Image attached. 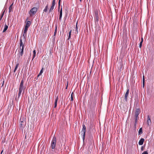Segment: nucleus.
Masks as SVG:
<instances>
[{
    "instance_id": "nucleus-18",
    "label": "nucleus",
    "mask_w": 154,
    "mask_h": 154,
    "mask_svg": "<svg viewBox=\"0 0 154 154\" xmlns=\"http://www.w3.org/2000/svg\"><path fill=\"white\" fill-rule=\"evenodd\" d=\"M62 8H61L60 9V16H59V19H61V18L62 17Z\"/></svg>"
},
{
    "instance_id": "nucleus-6",
    "label": "nucleus",
    "mask_w": 154,
    "mask_h": 154,
    "mask_svg": "<svg viewBox=\"0 0 154 154\" xmlns=\"http://www.w3.org/2000/svg\"><path fill=\"white\" fill-rule=\"evenodd\" d=\"M23 40L22 38H20L19 42V48H24L25 42L24 41L23 42Z\"/></svg>"
},
{
    "instance_id": "nucleus-17",
    "label": "nucleus",
    "mask_w": 154,
    "mask_h": 154,
    "mask_svg": "<svg viewBox=\"0 0 154 154\" xmlns=\"http://www.w3.org/2000/svg\"><path fill=\"white\" fill-rule=\"evenodd\" d=\"M58 99V96H57L56 98L55 99V102H54V108H56L57 106V100Z\"/></svg>"
},
{
    "instance_id": "nucleus-2",
    "label": "nucleus",
    "mask_w": 154,
    "mask_h": 154,
    "mask_svg": "<svg viewBox=\"0 0 154 154\" xmlns=\"http://www.w3.org/2000/svg\"><path fill=\"white\" fill-rule=\"evenodd\" d=\"M23 85L24 81L23 80H22L21 81L20 84L18 91H23V93H24V91L25 88Z\"/></svg>"
},
{
    "instance_id": "nucleus-20",
    "label": "nucleus",
    "mask_w": 154,
    "mask_h": 154,
    "mask_svg": "<svg viewBox=\"0 0 154 154\" xmlns=\"http://www.w3.org/2000/svg\"><path fill=\"white\" fill-rule=\"evenodd\" d=\"M8 27V26L6 24H5V27H4V28L3 31V32H5L7 29Z\"/></svg>"
},
{
    "instance_id": "nucleus-13",
    "label": "nucleus",
    "mask_w": 154,
    "mask_h": 154,
    "mask_svg": "<svg viewBox=\"0 0 154 154\" xmlns=\"http://www.w3.org/2000/svg\"><path fill=\"white\" fill-rule=\"evenodd\" d=\"M94 16L95 20L97 21H98L99 20V15L98 12L97 11L95 12Z\"/></svg>"
},
{
    "instance_id": "nucleus-43",
    "label": "nucleus",
    "mask_w": 154,
    "mask_h": 154,
    "mask_svg": "<svg viewBox=\"0 0 154 154\" xmlns=\"http://www.w3.org/2000/svg\"><path fill=\"white\" fill-rule=\"evenodd\" d=\"M80 2H81L82 1V0H79Z\"/></svg>"
},
{
    "instance_id": "nucleus-5",
    "label": "nucleus",
    "mask_w": 154,
    "mask_h": 154,
    "mask_svg": "<svg viewBox=\"0 0 154 154\" xmlns=\"http://www.w3.org/2000/svg\"><path fill=\"white\" fill-rule=\"evenodd\" d=\"M26 122L23 121H21V119L20 120L19 126L20 128L23 129L24 127L26 125Z\"/></svg>"
},
{
    "instance_id": "nucleus-33",
    "label": "nucleus",
    "mask_w": 154,
    "mask_h": 154,
    "mask_svg": "<svg viewBox=\"0 0 154 154\" xmlns=\"http://www.w3.org/2000/svg\"><path fill=\"white\" fill-rule=\"evenodd\" d=\"M57 27L56 26V28H55V32H54V35H55L56 34V33H57Z\"/></svg>"
},
{
    "instance_id": "nucleus-22",
    "label": "nucleus",
    "mask_w": 154,
    "mask_h": 154,
    "mask_svg": "<svg viewBox=\"0 0 154 154\" xmlns=\"http://www.w3.org/2000/svg\"><path fill=\"white\" fill-rule=\"evenodd\" d=\"M43 68H42V69L41 70L39 74L38 75V77L40 75H41L43 72Z\"/></svg>"
},
{
    "instance_id": "nucleus-3",
    "label": "nucleus",
    "mask_w": 154,
    "mask_h": 154,
    "mask_svg": "<svg viewBox=\"0 0 154 154\" xmlns=\"http://www.w3.org/2000/svg\"><path fill=\"white\" fill-rule=\"evenodd\" d=\"M37 11V8L36 7H33L30 11L29 14L30 16L34 15Z\"/></svg>"
},
{
    "instance_id": "nucleus-21",
    "label": "nucleus",
    "mask_w": 154,
    "mask_h": 154,
    "mask_svg": "<svg viewBox=\"0 0 154 154\" xmlns=\"http://www.w3.org/2000/svg\"><path fill=\"white\" fill-rule=\"evenodd\" d=\"M142 128H140L139 130V131H138V134H139V135H141L142 134Z\"/></svg>"
},
{
    "instance_id": "nucleus-36",
    "label": "nucleus",
    "mask_w": 154,
    "mask_h": 154,
    "mask_svg": "<svg viewBox=\"0 0 154 154\" xmlns=\"http://www.w3.org/2000/svg\"><path fill=\"white\" fill-rule=\"evenodd\" d=\"M142 43H143V41H141V42H140V45H139V47L140 48H141L142 47Z\"/></svg>"
},
{
    "instance_id": "nucleus-38",
    "label": "nucleus",
    "mask_w": 154,
    "mask_h": 154,
    "mask_svg": "<svg viewBox=\"0 0 154 154\" xmlns=\"http://www.w3.org/2000/svg\"><path fill=\"white\" fill-rule=\"evenodd\" d=\"M60 0H59L58 4H59V6H60Z\"/></svg>"
},
{
    "instance_id": "nucleus-12",
    "label": "nucleus",
    "mask_w": 154,
    "mask_h": 154,
    "mask_svg": "<svg viewBox=\"0 0 154 154\" xmlns=\"http://www.w3.org/2000/svg\"><path fill=\"white\" fill-rule=\"evenodd\" d=\"M140 109H137L135 112V118H137L138 117V116L139 115V114L140 113Z\"/></svg>"
},
{
    "instance_id": "nucleus-34",
    "label": "nucleus",
    "mask_w": 154,
    "mask_h": 154,
    "mask_svg": "<svg viewBox=\"0 0 154 154\" xmlns=\"http://www.w3.org/2000/svg\"><path fill=\"white\" fill-rule=\"evenodd\" d=\"M143 86L144 87V76H143Z\"/></svg>"
},
{
    "instance_id": "nucleus-25",
    "label": "nucleus",
    "mask_w": 154,
    "mask_h": 154,
    "mask_svg": "<svg viewBox=\"0 0 154 154\" xmlns=\"http://www.w3.org/2000/svg\"><path fill=\"white\" fill-rule=\"evenodd\" d=\"M19 65V64L18 63H17V64L16 66L15 69L14 70V72H15L17 70Z\"/></svg>"
},
{
    "instance_id": "nucleus-31",
    "label": "nucleus",
    "mask_w": 154,
    "mask_h": 154,
    "mask_svg": "<svg viewBox=\"0 0 154 154\" xmlns=\"http://www.w3.org/2000/svg\"><path fill=\"white\" fill-rule=\"evenodd\" d=\"M137 118H135V123L134 125L136 127V124H137Z\"/></svg>"
},
{
    "instance_id": "nucleus-32",
    "label": "nucleus",
    "mask_w": 154,
    "mask_h": 154,
    "mask_svg": "<svg viewBox=\"0 0 154 154\" xmlns=\"http://www.w3.org/2000/svg\"><path fill=\"white\" fill-rule=\"evenodd\" d=\"M4 12H5V11H4L2 13L1 15V18H0V20H1L2 17H3V15H4Z\"/></svg>"
},
{
    "instance_id": "nucleus-26",
    "label": "nucleus",
    "mask_w": 154,
    "mask_h": 154,
    "mask_svg": "<svg viewBox=\"0 0 154 154\" xmlns=\"http://www.w3.org/2000/svg\"><path fill=\"white\" fill-rule=\"evenodd\" d=\"M19 65V64L18 63H17V64L16 66L15 69L14 70V72H15L17 70Z\"/></svg>"
},
{
    "instance_id": "nucleus-24",
    "label": "nucleus",
    "mask_w": 154,
    "mask_h": 154,
    "mask_svg": "<svg viewBox=\"0 0 154 154\" xmlns=\"http://www.w3.org/2000/svg\"><path fill=\"white\" fill-rule=\"evenodd\" d=\"M48 4H47V5L45 7V8L44 9V12H46L47 10V9L48 8Z\"/></svg>"
},
{
    "instance_id": "nucleus-27",
    "label": "nucleus",
    "mask_w": 154,
    "mask_h": 154,
    "mask_svg": "<svg viewBox=\"0 0 154 154\" xmlns=\"http://www.w3.org/2000/svg\"><path fill=\"white\" fill-rule=\"evenodd\" d=\"M19 65V64L18 63H17V64L16 66L15 69L14 70V72H15L17 70Z\"/></svg>"
},
{
    "instance_id": "nucleus-35",
    "label": "nucleus",
    "mask_w": 154,
    "mask_h": 154,
    "mask_svg": "<svg viewBox=\"0 0 154 154\" xmlns=\"http://www.w3.org/2000/svg\"><path fill=\"white\" fill-rule=\"evenodd\" d=\"M73 93L72 92V94H71V101H72L73 100Z\"/></svg>"
},
{
    "instance_id": "nucleus-14",
    "label": "nucleus",
    "mask_w": 154,
    "mask_h": 154,
    "mask_svg": "<svg viewBox=\"0 0 154 154\" xmlns=\"http://www.w3.org/2000/svg\"><path fill=\"white\" fill-rule=\"evenodd\" d=\"M144 141V139L143 138H141L139 140L138 143L139 145H141L143 144V142Z\"/></svg>"
},
{
    "instance_id": "nucleus-41",
    "label": "nucleus",
    "mask_w": 154,
    "mask_h": 154,
    "mask_svg": "<svg viewBox=\"0 0 154 154\" xmlns=\"http://www.w3.org/2000/svg\"><path fill=\"white\" fill-rule=\"evenodd\" d=\"M141 41H143V38H141Z\"/></svg>"
},
{
    "instance_id": "nucleus-40",
    "label": "nucleus",
    "mask_w": 154,
    "mask_h": 154,
    "mask_svg": "<svg viewBox=\"0 0 154 154\" xmlns=\"http://www.w3.org/2000/svg\"><path fill=\"white\" fill-rule=\"evenodd\" d=\"M143 147H141V149L142 150H143Z\"/></svg>"
},
{
    "instance_id": "nucleus-28",
    "label": "nucleus",
    "mask_w": 154,
    "mask_h": 154,
    "mask_svg": "<svg viewBox=\"0 0 154 154\" xmlns=\"http://www.w3.org/2000/svg\"><path fill=\"white\" fill-rule=\"evenodd\" d=\"M19 65V64L18 63H17V64L16 66L15 69L14 70V72H15L17 70Z\"/></svg>"
},
{
    "instance_id": "nucleus-23",
    "label": "nucleus",
    "mask_w": 154,
    "mask_h": 154,
    "mask_svg": "<svg viewBox=\"0 0 154 154\" xmlns=\"http://www.w3.org/2000/svg\"><path fill=\"white\" fill-rule=\"evenodd\" d=\"M36 51L35 50H34L33 51V55L32 56V59H33L35 56Z\"/></svg>"
},
{
    "instance_id": "nucleus-1",
    "label": "nucleus",
    "mask_w": 154,
    "mask_h": 154,
    "mask_svg": "<svg viewBox=\"0 0 154 154\" xmlns=\"http://www.w3.org/2000/svg\"><path fill=\"white\" fill-rule=\"evenodd\" d=\"M56 138L54 137L51 143V147L52 149H54L56 146Z\"/></svg>"
},
{
    "instance_id": "nucleus-42",
    "label": "nucleus",
    "mask_w": 154,
    "mask_h": 154,
    "mask_svg": "<svg viewBox=\"0 0 154 154\" xmlns=\"http://www.w3.org/2000/svg\"><path fill=\"white\" fill-rule=\"evenodd\" d=\"M3 152V150H2V152H1V154H2V153Z\"/></svg>"
},
{
    "instance_id": "nucleus-16",
    "label": "nucleus",
    "mask_w": 154,
    "mask_h": 154,
    "mask_svg": "<svg viewBox=\"0 0 154 154\" xmlns=\"http://www.w3.org/2000/svg\"><path fill=\"white\" fill-rule=\"evenodd\" d=\"M31 24V22L29 21H28L26 23L25 26H27V27L29 28Z\"/></svg>"
},
{
    "instance_id": "nucleus-11",
    "label": "nucleus",
    "mask_w": 154,
    "mask_h": 154,
    "mask_svg": "<svg viewBox=\"0 0 154 154\" xmlns=\"http://www.w3.org/2000/svg\"><path fill=\"white\" fill-rule=\"evenodd\" d=\"M28 28L27 27V26H25V28L23 31V36H24L23 39L24 38L25 35H26V32L28 30Z\"/></svg>"
},
{
    "instance_id": "nucleus-30",
    "label": "nucleus",
    "mask_w": 154,
    "mask_h": 154,
    "mask_svg": "<svg viewBox=\"0 0 154 154\" xmlns=\"http://www.w3.org/2000/svg\"><path fill=\"white\" fill-rule=\"evenodd\" d=\"M71 32H72V30H70V31L69 32V35L68 39H70V37H71Z\"/></svg>"
},
{
    "instance_id": "nucleus-9",
    "label": "nucleus",
    "mask_w": 154,
    "mask_h": 154,
    "mask_svg": "<svg viewBox=\"0 0 154 154\" xmlns=\"http://www.w3.org/2000/svg\"><path fill=\"white\" fill-rule=\"evenodd\" d=\"M96 102L94 99L93 98H91L89 101L88 104L90 105H92V106H94L96 105Z\"/></svg>"
},
{
    "instance_id": "nucleus-39",
    "label": "nucleus",
    "mask_w": 154,
    "mask_h": 154,
    "mask_svg": "<svg viewBox=\"0 0 154 154\" xmlns=\"http://www.w3.org/2000/svg\"><path fill=\"white\" fill-rule=\"evenodd\" d=\"M77 24H78V22H77L76 23V28L77 29Z\"/></svg>"
},
{
    "instance_id": "nucleus-29",
    "label": "nucleus",
    "mask_w": 154,
    "mask_h": 154,
    "mask_svg": "<svg viewBox=\"0 0 154 154\" xmlns=\"http://www.w3.org/2000/svg\"><path fill=\"white\" fill-rule=\"evenodd\" d=\"M22 92V91H18V98H19L20 97L21 95Z\"/></svg>"
},
{
    "instance_id": "nucleus-44",
    "label": "nucleus",
    "mask_w": 154,
    "mask_h": 154,
    "mask_svg": "<svg viewBox=\"0 0 154 154\" xmlns=\"http://www.w3.org/2000/svg\"><path fill=\"white\" fill-rule=\"evenodd\" d=\"M67 88V85L66 88Z\"/></svg>"
},
{
    "instance_id": "nucleus-37",
    "label": "nucleus",
    "mask_w": 154,
    "mask_h": 154,
    "mask_svg": "<svg viewBox=\"0 0 154 154\" xmlns=\"http://www.w3.org/2000/svg\"><path fill=\"white\" fill-rule=\"evenodd\" d=\"M142 154H148V152L147 151H145L143 152Z\"/></svg>"
},
{
    "instance_id": "nucleus-10",
    "label": "nucleus",
    "mask_w": 154,
    "mask_h": 154,
    "mask_svg": "<svg viewBox=\"0 0 154 154\" xmlns=\"http://www.w3.org/2000/svg\"><path fill=\"white\" fill-rule=\"evenodd\" d=\"M129 89H127V90L126 92L125 95V100L127 102L128 101V95L129 93Z\"/></svg>"
},
{
    "instance_id": "nucleus-4",
    "label": "nucleus",
    "mask_w": 154,
    "mask_h": 154,
    "mask_svg": "<svg viewBox=\"0 0 154 154\" xmlns=\"http://www.w3.org/2000/svg\"><path fill=\"white\" fill-rule=\"evenodd\" d=\"M82 126L83 128L81 131V133L82 135L83 140H84L85 138V134L86 131V127L84 124H83Z\"/></svg>"
},
{
    "instance_id": "nucleus-7",
    "label": "nucleus",
    "mask_w": 154,
    "mask_h": 154,
    "mask_svg": "<svg viewBox=\"0 0 154 154\" xmlns=\"http://www.w3.org/2000/svg\"><path fill=\"white\" fill-rule=\"evenodd\" d=\"M55 0H53V2H52V4L51 6L49 9V13H51L52 12L54 8V6L55 5Z\"/></svg>"
},
{
    "instance_id": "nucleus-19",
    "label": "nucleus",
    "mask_w": 154,
    "mask_h": 154,
    "mask_svg": "<svg viewBox=\"0 0 154 154\" xmlns=\"http://www.w3.org/2000/svg\"><path fill=\"white\" fill-rule=\"evenodd\" d=\"M13 4V3L9 7V12L10 13L11 11L12 10L13 8L12 6Z\"/></svg>"
},
{
    "instance_id": "nucleus-15",
    "label": "nucleus",
    "mask_w": 154,
    "mask_h": 154,
    "mask_svg": "<svg viewBox=\"0 0 154 154\" xmlns=\"http://www.w3.org/2000/svg\"><path fill=\"white\" fill-rule=\"evenodd\" d=\"M151 124V119L149 116L147 117V124L148 126L150 125Z\"/></svg>"
},
{
    "instance_id": "nucleus-8",
    "label": "nucleus",
    "mask_w": 154,
    "mask_h": 154,
    "mask_svg": "<svg viewBox=\"0 0 154 154\" xmlns=\"http://www.w3.org/2000/svg\"><path fill=\"white\" fill-rule=\"evenodd\" d=\"M23 48H19V49L18 50V55L19 56V57H22L23 56Z\"/></svg>"
}]
</instances>
